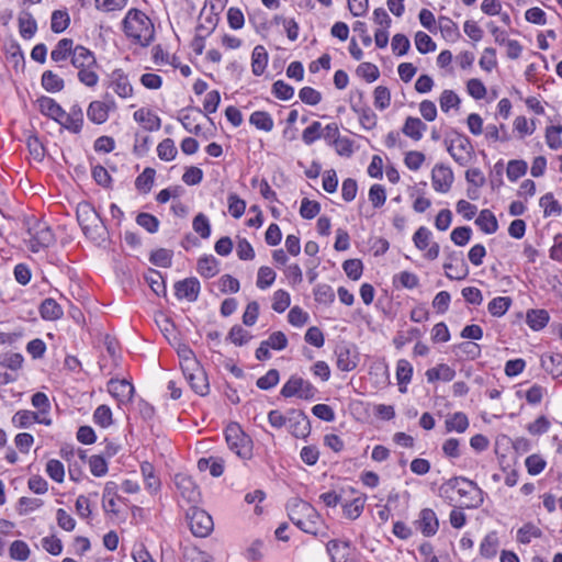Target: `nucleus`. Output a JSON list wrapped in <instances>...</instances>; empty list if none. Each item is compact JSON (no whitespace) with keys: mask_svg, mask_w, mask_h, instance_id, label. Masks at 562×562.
Masks as SVG:
<instances>
[{"mask_svg":"<svg viewBox=\"0 0 562 562\" xmlns=\"http://www.w3.org/2000/svg\"><path fill=\"white\" fill-rule=\"evenodd\" d=\"M357 75L367 82H373L380 77L379 68L371 63H361L356 70Z\"/></svg>","mask_w":562,"mask_h":562,"instance_id":"obj_64","label":"nucleus"},{"mask_svg":"<svg viewBox=\"0 0 562 562\" xmlns=\"http://www.w3.org/2000/svg\"><path fill=\"white\" fill-rule=\"evenodd\" d=\"M109 393L119 402H130L134 394V386L126 380L111 379L108 383Z\"/></svg>","mask_w":562,"mask_h":562,"instance_id":"obj_21","label":"nucleus"},{"mask_svg":"<svg viewBox=\"0 0 562 562\" xmlns=\"http://www.w3.org/2000/svg\"><path fill=\"white\" fill-rule=\"evenodd\" d=\"M477 490L481 492V490L477 487V484L471 480H468L462 476H456L452 477L445 483H442L439 487V496L446 499H449L450 503L453 501L451 497L452 492H457L460 497L468 496L471 491Z\"/></svg>","mask_w":562,"mask_h":562,"instance_id":"obj_10","label":"nucleus"},{"mask_svg":"<svg viewBox=\"0 0 562 562\" xmlns=\"http://www.w3.org/2000/svg\"><path fill=\"white\" fill-rule=\"evenodd\" d=\"M27 233L30 235V248L33 252H37L41 248L50 246L55 240L50 227L42 221L34 220Z\"/></svg>","mask_w":562,"mask_h":562,"instance_id":"obj_6","label":"nucleus"},{"mask_svg":"<svg viewBox=\"0 0 562 562\" xmlns=\"http://www.w3.org/2000/svg\"><path fill=\"white\" fill-rule=\"evenodd\" d=\"M513 301L509 296H497L494 297L487 305V310L491 315L501 317L510 307Z\"/></svg>","mask_w":562,"mask_h":562,"instance_id":"obj_48","label":"nucleus"},{"mask_svg":"<svg viewBox=\"0 0 562 562\" xmlns=\"http://www.w3.org/2000/svg\"><path fill=\"white\" fill-rule=\"evenodd\" d=\"M439 30L445 40L456 42L460 38L461 34L458 24L448 16H439Z\"/></svg>","mask_w":562,"mask_h":562,"instance_id":"obj_35","label":"nucleus"},{"mask_svg":"<svg viewBox=\"0 0 562 562\" xmlns=\"http://www.w3.org/2000/svg\"><path fill=\"white\" fill-rule=\"evenodd\" d=\"M342 269L349 279L357 281L362 276L363 263L360 259H348L344 261Z\"/></svg>","mask_w":562,"mask_h":562,"instance_id":"obj_58","label":"nucleus"},{"mask_svg":"<svg viewBox=\"0 0 562 562\" xmlns=\"http://www.w3.org/2000/svg\"><path fill=\"white\" fill-rule=\"evenodd\" d=\"M499 541L496 531L488 532L480 544V554L485 559H492L496 555Z\"/></svg>","mask_w":562,"mask_h":562,"instance_id":"obj_36","label":"nucleus"},{"mask_svg":"<svg viewBox=\"0 0 562 562\" xmlns=\"http://www.w3.org/2000/svg\"><path fill=\"white\" fill-rule=\"evenodd\" d=\"M331 562H358L359 552L350 541L330 540L326 546Z\"/></svg>","mask_w":562,"mask_h":562,"instance_id":"obj_11","label":"nucleus"},{"mask_svg":"<svg viewBox=\"0 0 562 562\" xmlns=\"http://www.w3.org/2000/svg\"><path fill=\"white\" fill-rule=\"evenodd\" d=\"M225 438L229 449L243 459H249L252 452L251 440L238 424H231L225 429Z\"/></svg>","mask_w":562,"mask_h":562,"instance_id":"obj_3","label":"nucleus"},{"mask_svg":"<svg viewBox=\"0 0 562 562\" xmlns=\"http://www.w3.org/2000/svg\"><path fill=\"white\" fill-rule=\"evenodd\" d=\"M539 205L543 209L544 217L560 216L562 214V206L551 192L540 198Z\"/></svg>","mask_w":562,"mask_h":562,"instance_id":"obj_38","label":"nucleus"},{"mask_svg":"<svg viewBox=\"0 0 562 562\" xmlns=\"http://www.w3.org/2000/svg\"><path fill=\"white\" fill-rule=\"evenodd\" d=\"M177 153H178L177 147L175 145L173 139H171V138H165L157 146V154L161 160H165V161L173 160L177 156Z\"/></svg>","mask_w":562,"mask_h":562,"instance_id":"obj_51","label":"nucleus"},{"mask_svg":"<svg viewBox=\"0 0 562 562\" xmlns=\"http://www.w3.org/2000/svg\"><path fill=\"white\" fill-rule=\"evenodd\" d=\"M550 316L546 310H530L527 312L526 322L533 330H540L547 326Z\"/></svg>","mask_w":562,"mask_h":562,"instance_id":"obj_40","label":"nucleus"},{"mask_svg":"<svg viewBox=\"0 0 562 562\" xmlns=\"http://www.w3.org/2000/svg\"><path fill=\"white\" fill-rule=\"evenodd\" d=\"M77 220L87 236L93 237L101 224V217L91 203L81 202L76 210Z\"/></svg>","mask_w":562,"mask_h":562,"instance_id":"obj_7","label":"nucleus"},{"mask_svg":"<svg viewBox=\"0 0 562 562\" xmlns=\"http://www.w3.org/2000/svg\"><path fill=\"white\" fill-rule=\"evenodd\" d=\"M42 87L50 93H56L65 88V81L52 70H45L41 78Z\"/></svg>","mask_w":562,"mask_h":562,"instance_id":"obj_33","label":"nucleus"},{"mask_svg":"<svg viewBox=\"0 0 562 562\" xmlns=\"http://www.w3.org/2000/svg\"><path fill=\"white\" fill-rule=\"evenodd\" d=\"M12 422L14 425H16L20 428H27L34 423H40L44 425H50V419L46 417H40V414L22 409L14 414Z\"/></svg>","mask_w":562,"mask_h":562,"instance_id":"obj_24","label":"nucleus"},{"mask_svg":"<svg viewBox=\"0 0 562 562\" xmlns=\"http://www.w3.org/2000/svg\"><path fill=\"white\" fill-rule=\"evenodd\" d=\"M283 426L295 438H306L311 434L307 416L297 409H291L283 417Z\"/></svg>","mask_w":562,"mask_h":562,"instance_id":"obj_9","label":"nucleus"},{"mask_svg":"<svg viewBox=\"0 0 562 562\" xmlns=\"http://www.w3.org/2000/svg\"><path fill=\"white\" fill-rule=\"evenodd\" d=\"M413 366L406 359H400L396 363V380L401 393L407 392V384L413 378Z\"/></svg>","mask_w":562,"mask_h":562,"instance_id":"obj_28","label":"nucleus"},{"mask_svg":"<svg viewBox=\"0 0 562 562\" xmlns=\"http://www.w3.org/2000/svg\"><path fill=\"white\" fill-rule=\"evenodd\" d=\"M156 171L154 168L147 167L144 171L136 178L135 187L139 192L148 193L154 184Z\"/></svg>","mask_w":562,"mask_h":562,"instance_id":"obj_46","label":"nucleus"},{"mask_svg":"<svg viewBox=\"0 0 562 562\" xmlns=\"http://www.w3.org/2000/svg\"><path fill=\"white\" fill-rule=\"evenodd\" d=\"M182 373L196 394L204 396L209 393L207 376L200 363L192 366V370H184Z\"/></svg>","mask_w":562,"mask_h":562,"instance_id":"obj_13","label":"nucleus"},{"mask_svg":"<svg viewBox=\"0 0 562 562\" xmlns=\"http://www.w3.org/2000/svg\"><path fill=\"white\" fill-rule=\"evenodd\" d=\"M40 314L44 319L56 321L64 313L61 306L54 299H45L40 306Z\"/></svg>","mask_w":562,"mask_h":562,"instance_id":"obj_39","label":"nucleus"},{"mask_svg":"<svg viewBox=\"0 0 562 562\" xmlns=\"http://www.w3.org/2000/svg\"><path fill=\"white\" fill-rule=\"evenodd\" d=\"M426 131L427 125L419 117L415 116H407L402 127V133L416 142L422 139Z\"/></svg>","mask_w":562,"mask_h":562,"instance_id":"obj_26","label":"nucleus"},{"mask_svg":"<svg viewBox=\"0 0 562 562\" xmlns=\"http://www.w3.org/2000/svg\"><path fill=\"white\" fill-rule=\"evenodd\" d=\"M446 430L448 432L457 431L464 432L469 427V418L462 412H457L452 415H449L445 422Z\"/></svg>","mask_w":562,"mask_h":562,"instance_id":"obj_37","label":"nucleus"},{"mask_svg":"<svg viewBox=\"0 0 562 562\" xmlns=\"http://www.w3.org/2000/svg\"><path fill=\"white\" fill-rule=\"evenodd\" d=\"M58 123L67 131L79 134L83 126V111L79 104H72L69 112L63 110V116Z\"/></svg>","mask_w":562,"mask_h":562,"instance_id":"obj_15","label":"nucleus"},{"mask_svg":"<svg viewBox=\"0 0 562 562\" xmlns=\"http://www.w3.org/2000/svg\"><path fill=\"white\" fill-rule=\"evenodd\" d=\"M454 134L456 136L451 139L447 150L457 164L465 166L474 156V147L467 135L458 132Z\"/></svg>","mask_w":562,"mask_h":562,"instance_id":"obj_5","label":"nucleus"},{"mask_svg":"<svg viewBox=\"0 0 562 562\" xmlns=\"http://www.w3.org/2000/svg\"><path fill=\"white\" fill-rule=\"evenodd\" d=\"M37 105H38V110L40 112L56 121L58 123V121L60 120V116H63V108L60 106V104H58L53 98H49V97H41L37 99Z\"/></svg>","mask_w":562,"mask_h":562,"instance_id":"obj_27","label":"nucleus"},{"mask_svg":"<svg viewBox=\"0 0 562 562\" xmlns=\"http://www.w3.org/2000/svg\"><path fill=\"white\" fill-rule=\"evenodd\" d=\"M98 65L90 68H82L78 70V80L86 87L93 88L99 82V75L97 72Z\"/></svg>","mask_w":562,"mask_h":562,"instance_id":"obj_59","label":"nucleus"},{"mask_svg":"<svg viewBox=\"0 0 562 562\" xmlns=\"http://www.w3.org/2000/svg\"><path fill=\"white\" fill-rule=\"evenodd\" d=\"M133 116L146 131H158L161 126L160 117L149 109L142 108L135 111Z\"/></svg>","mask_w":562,"mask_h":562,"instance_id":"obj_23","label":"nucleus"},{"mask_svg":"<svg viewBox=\"0 0 562 562\" xmlns=\"http://www.w3.org/2000/svg\"><path fill=\"white\" fill-rule=\"evenodd\" d=\"M542 531L532 522H527L517 530V541L522 544H528L533 538H541Z\"/></svg>","mask_w":562,"mask_h":562,"instance_id":"obj_44","label":"nucleus"},{"mask_svg":"<svg viewBox=\"0 0 562 562\" xmlns=\"http://www.w3.org/2000/svg\"><path fill=\"white\" fill-rule=\"evenodd\" d=\"M140 471L145 481V486L150 493H156L160 488V480L155 473V469L151 463L143 462Z\"/></svg>","mask_w":562,"mask_h":562,"instance_id":"obj_42","label":"nucleus"},{"mask_svg":"<svg viewBox=\"0 0 562 562\" xmlns=\"http://www.w3.org/2000/svg\"><path fill=\"white\" fill-rule=\"evenodd\" d=\"M415 526L425 537L436 535L439 529L436 513L430 508L422 509L418 519L415 521Z\"/></svg>","mask_w":562,"mask_h":562,"instance_id":"obj_20","label":"nucleus"},{"mask_svg":"<svg viewBox=\"0 0 562 562\" xmlns=\"http://www.w3.org/2000/svg\"><path fill=\"white\" fill-rule=\"evenodd\" d=\"M453 178L451 168L442 164H437L431 171L432 187L437 192H448L451 189Z\"/></svg>","mask_w":562,"mask_h":562,"instance_id":"obj_14","label":"nucleus"},{"mask_svg":"<svg viewBox=\"0 0 562 562\" xmlns=\"http://www.w3.org/2000/svg\"><path fill=\"white\" fill-rule=\"evenodd\" d=\"M201 290L200 281L194 278H186L175 283V295L178 300L195 302Z\"/></svg>","mask_w":562,"mask_h":562,"instance_id":"obj_16","label":"nucleus"},{"mask_svg":"<svg viewBox=\"0 0 562 562\" xmlns=\"http://www.w3.org/2000/svg\"><path fill=\"white\" fill-rule=\"evenodd\" d=\"M280 350L281 349V331L273 333L267 340L262 341L259 348L256 351V357L258 360H266L270 357L269 350Z\"/></svg>","mask_w":562,"mask_h":562,"instance_id":"obj_32","label":"nucleus"},{"mask_svg":"<svg viewBox=\"0 0 562 562\" xmlns=\"http://www.w3.org/2000/svg\"><path fill=\"white\" fill-rule=\"evenodd\" d=\"M336 366L340 371H352L358 364V357L349 344L341 342L335 348Z\"/></svg>","mask_w":562,"mask_h":562,"instance_id":"obj_17","label":"nucleus"},{"mask_svg":"<svg viewBox=\"0 0 562 562\" xmlns=\"http://www.w3.org/2000/svg\"><path fill=\"white\" fill-rule=\"evenodd\" d=\"M175 484L177 488L180 491L182 497H184L189 502H196L199 497V491L190 476L177 474L175 476Z\"/></svg>","mask_w":562,"mask_h":562,"instance_id":"obj_25","label":"nucleus"},{"mask_svg":"<svg viewBox=\"0 0 562 562\" xmlns=\"http://www.w3.org/2000/svg\"><path fill=\"white\" fill-rule=\"evenodd\" d=\"M251 59L254 75L260 76L263 74L268 60L266 49L262 46H256L252 50Z\"/></svg>","mask_w":562,"mask_h":562,"instance_id":"obj_47","label":"nucleus"},{"mask_svg":"<svg viewBox=\"0 0 562 562\" xmlns=\"http://www.w3.org/2000/svg\"><path fill=\"white\" fill-rule=\"evenodd\" d=\"M289 519L302 531L318 536L323 531V520L316 509L301 498H292L286 503Z\"/></svg>","mask_w":562,"mask_h":562,"instance_id":"obj_1","label":"nucleus"},{"mask_svg":"<svg viewBox=\"0 0 562 562\" xmlns=\"http://www.w3.org/2000/svg\"><path fill=\"white\" fill-rule=\"evenodd\" d=\"M198 272L205 279L213 278L216 276L220 271L218 269V260L210 255L204 256L199 259L198 266H196Z\"/></svg>","mask_w":562,"mask_h":562,"instance_id":"obj_34","label":"nucleus"},{"mask_svg":"<svg viewBox=\"0 0 562 562\" xmlns=\"http://www.w3.org/2000/svg\"><path fill=\"white\" fill-rule=\"evenodd\" d=\"M413 241L417 249L426 250L425 258L428 260H435L439 256L440 246L438 243H431V232L425 227L420 226L413 235Z\"/></svg>","mask_w":562,"mask_h":562,"instance_id":"obj_12","label":"nucleus"},{"mask_svg":"<svg viewBox=\"0 0 562 562\" xmlns=\"http://www.w3.org/2000/svg\"><path fill=\"white\" fill-rule=\"evenodd\" d=\"M177 353L180 359L181 370H192V366L199 363L192 349L186 344H179Z\"/></svg>","mask_w":562,"mask_h":562,"instance_id":"obj_45","label":"nucleus"},{"mask_svg":"<svg viewBox=\"0 0 562 562\" xmlns=\"http://www.w3.org/2000/svg\"><path fill=\"white\" fill-rule=\"evenodd\" d=\"M122 26L126 37L143 47L149 46L155 38L154 23L138 9L133 8L127 11Z\"/></svg>","mask_w":562,"mask_h":562,"instance_id":"obj_2","label":"nucleus"},{"mask_svg":"<svg viewBox=\"0 0 562 562\" xmlns=\"http://www.w3.org/2000/svg\"><path fill=\"white\" fill-rule=\"evenodd\" d=\"M373 97H374V106L378 110L383 111L390 106L391 92H390L389 88H386L384 86H378L374 89Z\"/></svg>","mask_w":562,"mask_h":562,"instance_id":"obj_61","label":"nucleus"},{"mask_svg":"<svg viewBox=\"0 0 562 562\" xmlns=\"http://www.w3.org/2000/svg\"><path fill=\"white\" fill-rule=\"evenodd\" d=\"M70 61L71 65L78 70L97 66V58L94 54L82 45L75 46Z\"/></svg>","mask_w":562,"mask_h":562,"instance_id":"obj_22","label":"nucleus"},{"mask_svg":"<svg viewBox=\"0 0 562 562\" xmlns=\"http://www.w3.org/2000/svg\"><path fill=\"white\" fill-rule=\"evenodd\" d=\"M422 331L417 327H413L407 331H397L395 337L393 338V345L397 350L402 349L406 344L411 342L413 339L420 338Z\"/></svg>","mask_w":562,"mask_h":562,"instance_id":"obj_54","label":"nucleus"},{"mask_svg":"<svg viewBox=\"0 0 562 562\" xmlns=\"http://www.w3.org/2000/svg\"><path fill=\"white\" fill-rule=\"evenodd\" d=\"M393 283L395 286H402L404 289H414L419 284L418 277L409 271H402L394 276Z\"/></svg>","mask_w":562,"mask_h":562,"instance_id":"obj_55","label":"nucleus"},{"mask_svg":"<svg viewBox=\"0 0 562 562\" xmlns=\"http://www.w3.org/2000/svg\"><path fill=\"white\" fill-rule=\"evenodd\" d=\"M460 98L452 90H443L439 98V104L442 112L448 113L450 109H459Z\"/></svg>","mask_w":562,"mask_h":562,"instance_id":"obj_53","label":"nucleus"},{"mask_svg":"<svg viewBox=\"0 0 562 562\" xmlns=\"http://www.w3.org/2000/svg\"><path fill=\"white\" fill-rule=\"evenodd\" d=\"M367 502L366 494L353 498L351 502L346 503L342 507L344 515L346 518L355 520L362 514Z\"/></svg>","mask_w":562,"mask_h":562,"instance_id":"obj_41","label":"nucleus"},{"mask_svg":"<svg viewBox=\"0 0 562 562\" xmlns=\"http://www.w3.org/2000/svg\"><path fill=\"white\" fill-rule=\"evenodd\" d=\"M37 30V24L35 19L32 16L31 13H24L19 18V31L20 35L25 38L30 40L34 36Z\"/></svg>","mask_w":562,"mask_h":562,"instance_id":"obj_43","label":"nucleus"},{"mask_svg":"<svg viewBox=\"0 0 562 562\" xmlns=\"http://www.w3.org/2000/svg\"><path fill=\"white\" fill-rule=\"evenodd\" d=\"M93 422L102 428L113 424L112 411L108 405H100L93 413Z\"/></svg>","mask_w":562,"mask_h":562,"instance_id":"obj_57","label":"nucleus"},{"mask_svg":"<svg viewBox=\"0 0 562 562\" xmlns=\"http://www.w3.org/2000/svg\"><path fill=\"white\" fill-rule=\"evenodd\" d=\"M317 390L308 381L299 375H291L283 385V397H297L301 400H312Z\"/></svg>","mask_w":562,"mask_h":562,"instance_id":"obj_8","label":"nucleus"},{"mask_svg":"<svg viewBox=\"0 0 562 562\" xmlns=\"http://www.w3.org/2000/svg\"><path fill=\"white\" fill-rule=\"evenodd\" d=\"M250 123L258 130L269 132L273 127V121L267 112L257 111L250 115Z\"/></svg>","mask_w":562,"mask_h":562,"instance_id":"obj_62","label":"nucleus"},{"mask_svg":"<svg viewBox=\"0 0 562 562\" xmlns=\"http://www.w3.org/2000/svg\"><path fill=\"white\" fill-rule=\"evenodd\" d=\"M74 50V41L71 38H61L50 52V58L55 63L64 61L69 57L71 58Z\"/></svg>","mask_w":562,"mask_h":562,"instance_id":"obj_30","label":"nucleus"},{"mask_svg":"<svg viewBox=\"0 0 562 562\" xmlns=\"http://www.w3.org/2000/svg\"><path fill=\"white\" fill-rule=\"evenodd\" d=\"M314 297L316 302L328 305L335 301V292L328 284H318L314 289Z\"/></svg>","mask_w":562,"mask_h":562,"instance_id":"obj_60","label":"nucleus"},{"mask_svg":"<svg viewBox=\"0 0 562 562\" xmlns=\"http://www.w3.org/2000/svg\"><path fill=\"white\" fill-rule=\"evenodd\" d=\"M9 554L12 560L26 561L31 554V550L25 541L15 540L9 548Z\"/></svg>","mask_w":562,"mask_h":562,"instance_id":"obj_52","label":"nucleus"},{"mask_svg":"<svg viewBox=\"0 0 562 562\" xmlns=\"http://www.w3.org/2000/svg\"><path fill=\"white\" fill-rule=\"evenodd\" d=\"M562 125H550L546 130V142L551 149H559L562 147Z\"/></svg>","mask_w":562,"mask_h":562,"instance_id":"obj_63","label":"nucleus"},{"mask_svg":"<svg viewBox=\"0 0 562 562\" xmlns=\"http://www.w3.org/2000/svg\"><path fill=\"white\" fill-rule=\"evenodd\" d=\"M70 23V16L65 10H55L50 19V29L54 33L64 32Z\"/></svg>","mask_w":562,"mask_h":562,"instance_id":"obj_49","label":"nucleus"},{"mask_svg":"<svg viewBox=\"0 0 562 562\" xmlns=\"http://www.w3.org/2000/svg\"><path fill=\"white\" fill-rule=\"evenodd\" d=\"M115 106L114 100L92 101L87 109V116L94 124H103L108 121L110 111Z\"/></svg>","mask_w":562,"mask_h":562,"instance_id":"obj_19","label":"nucleus"},{"mask_svg":"<svg viewBox=\"0 0 562 562\" xmlns=\"http://www.w3.org/2000/svg\"><path fill=\"white\" fill-rule=\"evenodd\" d=\"M425 374L428 382L438 380L450 382L456 376V370L446 363H440L437 367L428 369Z\"/></svg>","mask_w":562,"mask_h":562,"instance_id":"obj_29","label":"nucleus"},{"mask_svg":"<svg viewBox=\"0 0 562 562\" xmlns=\"http://www.w3.org/2000/svg\"><path fill=\"white\" fill-rule=\"evenodd\" d=\"M109 88L123 99L133 95V87L127 75L122 69H115L111 72L109 77Z\"/></svg>","mask_w":562,"mask_h":562,"instance_id":"obj_18","label":"nucleus"},{"mask_svg":"<svg viewBox=\"0 0 562 562\" xmlns=\"http://www.w3.org/2000/svg\"><path fill=\"white\" fill-rule=\"evenodd\" d=\"M475 225L485 233L494 234L498 229V222L492 211L482 210L475 220Z\"/></svg>","mask_w":562,"mask_h":562,"instance_id":"obj_31","label":"nucleus"},{"mask_svg":"<svg viewBox=\"0 0 562 562\" xmlns=\"http://www.w3.org/2000/svg\"><path fill=\"white\" fill-rule=\"evenodd\" d=\"M187 520L191 532L196 537H207L214 528V522L210 514L195 506L187 510Z\"/></svg>","mask_w":562,"mask_h":562,"instance_id":"obj_4","label":"nucleus"},{"mask_svg":"<svg viewBox=\"0 0 562 562\" xmlns=\"http://www.w3.org/2000/svg\"><path fill=\"white\" fill-rule=\"evenodd\" d=\"M193 231L203 239H206L211 235V224L207 216L203 213H199L192 221Z\"/></svg>","mask_w":562,"mask_h":562,"instance_id":"obj_50","label":"nucleus"},{"mask_svg":"<svg viewBox=\"0 0 562 562\" xmlns=\"http://www.w3.org/2000/svg\"><path fill=\"white\" fill-rule=\"evenodd\" d=\"M149 260L155 266L169 268L172 263V251L159 248L150 254Z\"/></svg>","mask_w":562,"mask_h":562,"instance_id":"obj_56","label":"nucleus"}]
</instances>
